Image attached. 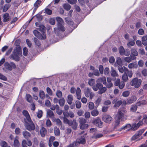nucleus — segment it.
<instances>
[{"mask_svg": "<svg viewBox=\"0 0 147 147\" xmlns=\"http://www.w3.org/2000/svg\"><path fill=\"white\" fill-rule=\"evenodd\" d=\"M137 105L136 104L131 106L130 109V111L132 112H135L136 111L137 108Z\"/></svg>", "mask_w": 147, "mask_h": 147, "instance_id": "obj_30", "label": "nucleus"}, {"mask_svg": "<svg viewBox=\"0 0 147 147\" xmlns=\"http://www.w3.org/2000/svg\"><path fill=\"white\" fill-rule=\"evenodd\" d=\"M95 79L92 78L90 79L89 80L88 84L90 86H93L95 84Z\"/></svg>", "mask_w": 147, "mask_h": 147, "instance_id": "obj_34", "label": "nucleus"}, {"mask_svg": "<svg viewBox=\"0 0 147 147\" xmlns=\"http://www.w3.org/2000/svg\"><path fill=\"white\" fill-rule=\"evenodd\" d=\"M103 136V134H94L92 137V138L93 139H96L100 138Z\"/></svg>", "mask_w": 147, "mask_h": 147, "instance_id": "obj_36", "label": "nucleus"}, {"mask_svg": "<svg viewBox=\"0 0 147 147\" xmlns=\"http://www.w3.org/2000/svg\"><path fill=\"white\" fill-rule=\"evenodd\" d=\"M29 122V123H28L25 126L26 129L29 131L35 130L36 131H38L39 128L38 127L37 125L35 126L34 123L31 119V121H28Z\"/></svg>", "mask_w": 147, "mask_h": 147, "instance_id": "obj_3", "label": "nucleus"}, {"mask_svg": "<svg viewBox=\"0 0 147 147\" xmlns=\"http://www.w3.org/2000/svg\"><path fill=\"white\" fill-rule=\"evenodd\" d=\"M92 123L96 125L100 128H102L103 126V123L101 121L100 119L98 118H97L96 119L94 120Z\"/></svg>", "mask_w": 147, "mask_h": 147, "instance_id": "obj_8", "label": "nucleus"}, {"mask_svg": "<svg viewBox=\"0 0 147 147\" xmlns=\"http://www.w3.org/2000/svg\"><path fill=\"white\" fill-rule=\"evenodd\" d=\"M127 112L125 109H119L118 110L115 119L120 121H123L126 119V116L124 115Z\"/></svg>", "mask_w": 147, "mask_h": 147, "instance_id": "obj_2", "label": "nucleus"}, {"mask_svg": "<svg viewBox=\"0 0 147 147\" xmlns=\"http://www.w3.org/2000/svg\"><path fill=\"white\" fill-rule=\"evenodd\" d=\"M122 103V101L121 100L117 101L115 104L114 107L116 108L119 107Z\"/></svg>", "mask_w": 147, "mask_h": 147, "instance_id": "obj_53", "label": "nucleus"}, {"mask_svg": "<svg viewBox=\"0 0 147 147\" xmlns=\"http://www.w3.org/2000/svg\"><path fill=\"white\" fill-rule=\"evenodd\" d=\"M28 53V50L27 48L25 47L23 49V54L24 55L26 56L27 55Z\"/></svg>", "mask_w": 147, "mask_h": 147, "instance_id": "obj_63", "label": "nucleus"}, {"mask_svg": "<svg viewBox=\"0 0 147 147\" xmlns=\"http://www.w3.org/2000/svg\"><path fill=\"white\" fill-rule=\"evenodd\" d=\"M5 67L9 70H12V67L11 65L8 63H5Z\"/></svg>", "mask_w": 147, "mask_h": 147, "instance_id": "obj_51", "label": "nucleus"}, {"mask_svg": "<svg viewBox=\"0 0 147 147\" xmlns=\"http://www.w3.org/2000/svg\"><path fill=\"white\" fill-rule=\"evenodd\" d=\"M119 66H121L122 65V61L121 59L119 57H117L116 58V63Z\"/></svg>", "mask_w": 147, "mask_h": 147, "instance_id": "obj_33", "label": "nucleus"}, {"mask_svg": "<svg viewBox=\"0 0 147 147\" xmlns=\"http://www.w3.org/2000/svg\"><path fill=\"white\" fill-rule=\"evenodd\" d=\"M63 122L65 123L68 124L69 125L71 126L72 121H69L66 117H64L63 118Z\"/></svg>", "mask_w": 147, "mask_h": 147, "instance_id": "obj_35", "label": "nucleus"}, {"mask_svg": "<svg viewBox=\"0 0 147 147\" xmlns=\"http://www.w3.org/2000/svg\"><path fill=\"white\" fill-rule=\"evenodd\" d=\"M142 80L140 79H138L137 78H133L130 82L131 86H134L136 88H138L140 86Z\"/></svg>", "mask_w": 147, "mask_h": 147, "instance_id": "obj_5", "label": "nucleus"}, {"mask_svg": "<svg viewBox=\"0 0 147 147\" xmlns=\"http://www.w3.org/2000/svg\"><path fill=\"white\" fill-rule=\"evenodd\" d=\"M78 146L77 143L76 141L70 144L67 147H77Z\"/></svg>", "mask_w": 147, "mask_h": 147, "instance_id": "obj_47", "label": "nucleus"}, {"mask_svg": "<svg viewBox=\"0 0 147 147\" xmlns=\"http://www.w3.org/2000/svg\"><path fill=\"white\" fill-rule=\"evenodd\" d=\"M92 115L94 117L97 116L99 114V112L98 110L94 109L91 112Z\"/></svg>", "mask_w": 147, "mask_h": 147, "instance_id": "obj_48", "label": "nucleus"}, {"mask_svg": "<svg viewBox=\"0 0 147 147\" xmlns=\"http://www.w3.org/2000/svg\"><path fill=\"white\" fill-rule=\"evenodd\" d=\"M38 24V22H36L35 23V24L36 26L38 27H40V30L42 32V35L43 36L45 37H46V34L45 33L46 32V28L43 25H37V24Z\"/></svg>", "mask_w": 147, "mask_h": 147, "instance_id": "obj_10", "label": "nucleus"}, {"mask_svg": "<svg viewBox=\"0 0 147 147\" xmlns=\"http://www.w3.org/2000/svg\"><path fill=\"white\" fill-rule=\"evenodd\" d=\"M22 134L24 137L27 140L31 136V134L26 131H24L22 132Z\"/></svg>", "mask_w": 147, "mask_h": 147, "instance_id": "obj_19", "label": "nucleus"}, {"mask_svg": "<svg viewBox=\"0 0 147 147\" xmlns=\"http://www.w3.org/2000/svg\"><path fill=\"white\" fill-rule=\"evenodd\" d=\"M22 56V53L20 47H16L9 56V58L16 61L20 60V57Z\"/></svg>", "mask_w": 147, "mask_h": 147, "instance_id": "obj_1", "label": "nucleus"}, {"mask_svg": "<svg viewBox=\"0 0 147 147\" xmlns=\"http://www.w3.org/2000/svg\"><path fill=\"white\" fill-rule=\"evenodd\" d=\"M89 125L87 124L84 123L82 125H79L80 128L82 130L87 129Z\"/></svg>", "mask_w": 147, "mask_h": 147, "instance_id": "obj_32", "label": "nucleus"}, {"mask_svg": "<svg viewBox=\"0 0 147 147\" xmlns=\"http://www.w3.org/2000/svg\"><path fill=\"white\" fill-rule=\"evenodd\" d=\"M65 102V99L63 98H62L59 100V103L60 106L63 107L64 105Z\"/></svg>", "mask_w": 147, "mask_h": 147, "instance_id": "obj_41", "label": "nucleus"}, {"mask_svg": "<svg viewBox=\"0 0 147 147\" xmlns=\"http://www.w3.org/2000/svg\"><path fill=\"white\" fill-rule=\"evenodd\" d=\"M39 96L40 98L42 99H44L45 97V95L44 91L42 90H41L39 92Z\"/></svg>", "mask_w": 147, "mask_h": 147, "instance_id": "obj_50", "label": "nucleus"}, {"mask_svg": "<svg viewBox=\"0 0 147 147\" xmlns=\"http://www.w3.org/2000/svg\"><path fill=\"white\" fill-rule=\"evenodd\" d=\"M84 93L85 96L92 100L95 96L94 93L92 91L91 89L88 87L86 88L84 90Z\"/></svg>", "mask_w": 147, "mask_h": 147, "instance_id": "obj_4", "label": "nucleus"}, {"mask_svg": "<svg viewBox=\"0 0 147 147\" xmlns=\"http://www.w3.org/2000/svg\"><path fill=\"white\" fill-rule=\"evenodd\" d=\"M98 93L99 94H101L105 93L107 90V88L105 87H103L101 88L99 90Z\"/></svg>", "mask_w": 147, "mask_h": 147, "instance_id": "obj_37", "label": "nucleus"}, {"mask_svg": "<svg viewBox=\"0 0 147 147\" xmlns=\"http://www.w3.org/2000/svg\"><path fill=\"white\" fill-rule=\"evenodd\" d=\"M111 78H107V83H106L105 85L107 88H110L113 86V84L111 82Z\"/></svg>", "mask_w": 147, "mask_h": 147, "instance_id": "obj_18", "label": "nucleus"}, {"mask_svg": "<svg viewBox=\"0 0 147 147\" xmlns=\"http://www.w3.org/2000/svg\"><path fill=\"white\" fill-rule=\"evenodd\" d=\"M131 55H135V56H137L138 55V52L136 50L132 48L131 50Z\"/></svg>", "mask_w": 147, "mask_h": 147, "instance_id": "obj_45", "label": "nucleus"}, {"mask_svg": "<svg viewBox=\"0 0 147 147\" xmlns=\"http://www.w3.org/2000/svg\"><path fill=\"white\" fill-rule=\"evenodd\" d=\"M56 19L57 22V25L63 24L64 23L63 20L61 18L57 17L56 18Z\"/></svg>", "mask_w": 147, "mask_h": 147, "instance_id": "obj_38", "label": "nucleus"}, {"mask_svg": "<svg viewBox=\"0 0 147 147\" xmlns=\"http://www.w3.org/2000/svg\"><path fill=\"white\" fill-rule=\"evenodd\" d=\"M103 86L102 84L101 83H99L98 82H96V84L92 87V88L93 90L95 91H96L100 89Z\"/></svg>", "mask_w": 147, "mask_h": 147, "instance_id": "obj_12", "label": "nucleus"}, {"mask_svg": "<svg viewBox=\"0 0 147 147\" xmlns=\"http://www.w3.org/2000/svg\"><path fill=\"white\" fill-rule=\"evenodd\" d=\"M144 131L145 129H142L138 131L136 134L132 136L131 139V140L133 141L138 139L144 132Z\"/></svg>", "mask_w": 147, "mask_h": 147, "instance_id": "obj_7", "label": "nucleus"}, {"mask_svg": "<svg viewBox=\"0 0 147 147\" xmlns=\"http://www.w3.org/2000/svg\"><path fill=\"white\" fill-rule=\"evenodd\" d=\"M130 92L128 91L123 92L122 93V95L124 97H127L129 95Z\"/></svg>", "mask_w": 147, "mask_h": 147, "instance_id": "obj_57", "label": "nucleus"}, {"mask_svg": "<svg viewBox=\"0 0 147 147\" xmlns=\"http://www.w3.org/2000/svg\"><path fill=\"white\" fill-rule=\"evenodd\" d=\"M34 40L36 45L39 47L40 45V43L38 40L36 38L34 37Z\"/></svg>", "mask_w": 147, "mask_h": 147, "instance_id": "obj_62", "label": "nucleus"}, {"mask_svg": "<svg viewBox=\"0 0 147 147\" xmlns=\"http://www.w3.org/2000/svg\"><path fill=\"white\" fill-rule=\"evenodd\" d=\"M47 115L51 118L54 119V118L55 115L53 112L50 109L47 110Z\"/></svg>", "mask_w": 147, "mask_h": 147, "instance_id": "obj_22", "label": "nucleus"}, {"mask_svg": "<svg viewBox=\"0 0 147 147\" xmlns=\"http://www.w3.org/2000/svg\"><path fill=\"white\" fill-rule=\"evenodd\" d=\"M96 82H98L99 83L102 82L104 84L106 85V78L105 77L100 78L97 79L96 81Z\"/></svg>", "mask_w": 147, "mask_h": 147, "instance_id": "obj_20", "label": "nucleus"}, {"mask_svg": "<svg viewBox=\"0 0 147 147\" xmlns=\"http://www.w3.org/2000/svg\"><path fill=\"white\" fill-rule=\"evenodd\" d=\"M119 51L120 55H123V54L125 52V49L122 46H120L119 48Z\"/></svg>", "mask_w": 147, "mask_h": 147, "instance_id": "obj_43", "label": "nucleus"}, {"mask_svg": "<svg viewBox=\"0 0 147 147\" xmlns=\"http://www.w3.org/2000/svg\"><path fill=\"white\" fill-rule=\"evenodd\" d=\"M73 100V96L71 94L67 96V102L68 104L71 105L72 104Z\"/></svg>", "mask_w": 147, "mask_h": 147, "instance_id": "obj_29", "label": "nucleus"}, {"mask_svg": "<svg viewBox=\"0 0 147 147\" xmlns=\"http://www.w3.org/2000/svg\"><path fill=\"white\" fill-rule=\"evenodd\" d=\"M49 23L52 25H54L55 23V19L54 18H51L49 20Z\"/></svg>", "mask_w": 147, "mask_h": 147, "instance_id": "obj_64", "label": "nucleus"}, {"mask_svg": "<svg viewBox=\"0 0 147 147\" xmlns=\"http://www.w3.org/2000/svg\"><path fill=\"white\" fill-rule=\"evenodd\" d=\"M0 145L2 147H7L8 144L5 141H3L1 143Z\"/></svg>", "mask_w": 147, "mask_h": 147, "instance_id": "obj_60", "label": "nucleus"}, {"mask_svg": "<svg viewBox=\"0 0 147 147\" xmlns=\"http://www.w3.org/2000/svg\"><path fill=\"white\" fill-rule=\"evenodd\" d=\"M139 127L138 124H134L132 125V127L131 128V129L133 131L136 130Z\"/></svg>", "mask_w": 147, "mask_h": 147, "instance_id": "obj_49", "label": "nucleus"}, {"mask_svg": "<svg viewBox=\"0 0 147 147\" xmlns=\"http://www.w3.org/2000/svg\"><path fill=\"white\" fill-rule=\"evenodd\" d=\"M47 92L48 94L50 96L53 95V92L51 90L49 87H47L46 88Z\"/></svg>", "mask_w": 147, "mask_h": 147, "instance_id": "obj_61", "label": "nucleus"}, {"mask_svg": "<svg viewBox=\"0 0 147 147\" xmlns=\"http://www.w3.org/2000/svg\"><path fill=\"white\" fill-rule=\"evenodd\" d=\"M131 125L130 124H128L122 127L121 128V130L123 129H129V128L131 129Z\"/></svg>", "mask_w": 147, "mask_h": 147, "instance_id": "obj_58", "label": "nucleus"}, {"mask_svg": "<svg viewBox=\"0 0 147 147\" xmlns=\"http://www.w3.org/2000/svg\"><path fill=\"white\" fill-rule=\"evenodd\" d=\"M87 135V134L86 133L83 136H82L76 139V141L78 145L80 144L84 145L86 143L85 138Z\"/></svg>", "mask_w": 147, "mask_h": 147, "instance_id": "obj_6", "label": "nucleus"}, {"mask_svg": "<svg viewBox=\"0 0 147 147\" xmlns=\"http://www.w3.org/2000/svg\"><path fill=\"white\" fill-rule=\"evenodd\" d=\"M112 118L109 115L105 114L103 116V120L105 122L107 123H110L112 120Z\"/></svg>", "mask_w": 147, "mask_h": 147, "instance_id": "obj_9", "label": "nucleus"}, {"mask_svg": "<svg viewBox=\"0 0 147 147\" xmlns=\"http://www.w3.org/2000/svg\"><path fill=\"white\" fill-rule=\"evenodd\" d=\"M10 16L8 13H5L3 16V22H7L9 20Z\"/></svg>", "mask_w": 147, "mask_h": 147, "instance_id": "obj_24", "label": "nucleus"}, {"mask_svg": "<svg viewBox=\"0 0 147 147\" xmlns=\"http://www.w3.org/2000/svg\"><path fill=\"white\" fill-rule=\"evenodd\" d=\"M64 8L67 11L69 10L71 7V5L68 3H65L63 5Z\"/></svg>", "mask_w": 147, "mask_h": 147, "instance_id": "obj_42", "label": "nucleus"}, {"mask_svg": "<svg viewBox=\"0 0 147 147\" xmlns=\"http://www.w3.org/2000/svg\"><path fill=\"white\" fill-rule=\"evenodd\" d=\"M124 72L129 78H131L133 75V72L131 70L129 71V69L124 66Z\"/></svg>", "mask_w": 147, "mask_h": 147, "instance_id": "obj_13", "label": "nucleus"}, {"mask_svg": "<svg viewBox=\"0 0 147 147\" xmlns=\"http://www.w3.org/2000/svg\"><path fill=\"white\" fill-rule=\"evenodd\" d=\"M11 5H9L8 4H5L3 8V11L4 12H6L8 9L9 8Z\"/></svg>", "mask_w": 147, "mask_h": 147, "instance_id": "obj_55", "label": "nucleus"}, {"mask_svg": "<svg viewBox=\"0 0 147 147\" xmlns=\"http://www.w3.org/2000/svg\"><path fill=\"white\" fill-rule=\"evenodd\" d=\"M22 113L23 115L26 117L28 121H31V119L30 115L27 111L24 110L23 111Z\"/></svg>", "mask_w": 147, "mask_h": 147, "instance_id": "obj_15", "label": "nucleus"}, {"mask_svg": "<svg viewBox=\"0 0 147 147\" xmlns=\"http://www.w3.org/2000/svg\"><path fill=\"white\" fill-rule=\"evenodd\" d=\"M81 90L80 88H77L76 90V95L77 98L79 100H80L81 98Z\"/></svg>", "mask_w": 147, "mask_h": 147, "instance_id": "obj_25", "label": "nucleus"}, {"mask_svg": "<svg viewBox=\"0 0 147 147\" xmlns=\"http://www.w3.org/2000/svg\"><path fill=\"white\" fill-rule=\"evenodd\" d=\"M33 33L36 37H45L36 30H34L33 31Z\"/></svg>", "mask_w": 147, "mask_h": 147, "instance_id": "obj_31", "label": "nucleus"}, {"mask_svg": "<svg viewBox=\"0 0 147 147\" xmlns=\"http://www.w3.org/2000/svg\"><path fill=\"white\" fill-rule=\"evenodd\" d=\"M56 95L58 98H60L62 96V93L60 90H58L56 92Z\"/></svg>", "mask_w": 147, "mask_h": 147, "instance_id": "obj_52", "label": "nucleus"}, {"mask_svg": "<svg viewBox=\"0 0 147 147\" xmlns=\"http://www.w3.org/2000/svg\"><path fill=\"white\" fill-rule=\"evenodd\" d=\"M63 24H57V28H54V31H55L56 30L58 29L59 31H61L62 32H64L65 30V28L63 25Z\"/></svg>", "mask_w": 147, "mask_h": 147, "instance_id": "obj_16", "label": "nucleus"}, {"mask_svg": "<svg viewBox=\"0 0 147 147\" xmlns=\"http://www.w3.org/2000/svg\"><path fill=\"white\" fill-rule=\"evenodd\" d=\"M18 137L16 136L14 139L13 143L12 146L14 147H19L20 145V142L18 140Z\"/></svg>", "mask_w": 147, "mask_h": 147, "instance_id": "obj_14", "label": "nucleus"}, {"mask_svg": "<svg viewBox=\"0 0 147 147\" xmlns=\"http://www.w3.org/2000/svg\"><path fill=\"white\" fill-rule=\"evenodd\" d=\"M88 104V107L89 109L92 110L94 108V105L93 102H90Z\"/></svg>", "mask_w": 147, "mask_h": 147, "instance_id": "obj_54", "label": "nucleus"}, {"mask_svg": "<svg viewBox=\"0 0 147 147\" xmlns=\"http://www.w3.org/2000/svg\"><path fill=\"white\" fill-rule=\"evenodd\" d=\"M110 74L111 76L113 77H117L119 76L117 72L116 71L113 67H112L111 68Z\"/></svg>", "mask_w": 147, "mask_h": 147, "instance_id": "obj_17", "label": "nucleus"}, {"mask_svg": "<svg viewBox=\"0 0 147 147\" xmlns=\"http://www.w3.org/2000/svg\"><path fill=\"white\" fill-rule=\"evenodd\" d=\"M65 22L70 26L72 27L74 24V22L72 20L69 18H66L65 19Z\"/></svg>", "mask_w": 147, "mask_h": 147, "instance_id": "obj_21", "label": "nucleus"}, {"mask_svg": "<svg viewBox=\"0 0 147 147\" xmlns=\"http://www.w3.org/2000/svg\"><path fill=\"white\" fill-rule=\"evenodd\" d=\"M55 135L57 136H59L60 134V131L59 128L57 127H55L54 128Z\"/></svg>", "mask_w": 147, "mask_h": 147, "instance_id": "obj_28", "label": "nucleus"}, {"mask_svg": "<svg viewBox=\"0 0 147 147\" xmlns=\"http://www.w3.org/2000/svg\"><path fill=\"white\" fill-rule=\"evenodd\" d=\"M137 98L135 96H131L130 98H128L127 101V104H131L134 102L136 100Z\"/></svg>", "mask_w": 147, "mask_h": 147, "instance_id": "obj_11", "label": "nucleus"}, {"mask_svg": "<svg viewBox=\"0 0 147 147\" xmlns=\"http://www.w3.org/2000/svg\"><path fill=\"white\" fill-rule=\"evenodd\" d=\"M40 133L42 137H44L47 134V130L45 128L42 127L40 130Z\"/></svg>", "mask_w": 147, "mask_h": 147, "instance_id": "obj_26", "label": "nucleus"}, {"mask_svg": "<svg viewBox=\"0 0 147 147\" xmlns=\"http://www.w3.org/2000/svg\"><path fill=\"white\" fill-rule=\"evenodd\" d=\"M41 1L39 0H37L35 3L34 4V7L36 8L37 9L38 7L40 6V4L41 3Z\"/></svg>", "mask_w": 147, "mask_h": 147, "instance_id": "obj_46", "label": "nucleus"}, {"mask_svg": "<svg viewBox=\"0 0 147 147\" xmlns=\"http://www.w3.org/2000/svg\"><path fill=\"white\" fill-rule=\"evenodd\" d=\"M90 113L88 111L84 113V116L86 119H88L90 118Z\"/></svg>", "mask_w": 147, "mask_h": 147, "instance_id": "obj_59", "label": "nucleus"}, {"mask_svg": "<svg viewBox=\"0 0 147 147\" xmlns=\"http://www.w3.org/2000/svg\"><path fill=\"white\" fill-rule=\"evenodd\" d=\"M138 67V65L136 63H132L128 64V67L129 69H136Z\"/></svg>", "mask_w": 147, "mask_h": 147, "instance_id": "obj_23", "label": "nucleus"}, {"mask_svg": "<svg viewBox=\"0 0 147 147\" xmlns=\"http://www.w3.org/2000/svg\"><path fill=\"white\" fill-rule=\"evenodd\" d=\"M87 121L86 119L83 117H80L79 119V125L84 124L86 123Z\"/></svg>", "mask_w": 147, "mask_h": 147, "instance_id": "obj_39", "label": "nucleus"}, {"mask_svg": "<svg viewBox=\"0 0 147 147\" xmlns=\"http://www.w3.org/2000/svg\"><path fill=\"white\" fill-rule=\"evenodd\" d=\"M26 96L27 101L30 103L32 102V98L31 96L29 94H26Z\"/></svg>", "mask_w": 147, "mask_h": 147, "instance_id": "obj_40", "label": "nucleus"}, {"mask_svg": "<svg viewBox=\"0 0 147 147\" xmlns=\"http://www.w3.org/2000/svg\"><path fill=\"white\" fill-rule=\"evenodd\" d=\"M71 125L72 128L74 130H76L77 129L78 125L76 120L74 119L73 121H71Z\"/></svg>", "mask_w": 147, "mask_h": 147, "instance_id": "obj_27", "label": "nucleus"}, {"mask_svg": "<svg viewBox=\"0 0 147 147\" xmlns=\"http://www.w3.org/2000/svg\"><path fill=\"white\" fill-rule=\"evenodd\" d=\"M76 107L77 109H80L81 107V103L78 100L76 101Z\"/></svg>", "mask_w": 147, "mask_h": 147, "instance_id": "obj_56", "label": "nucleus"}, {"mask_svg": "<svg viewBox=\"0 0 147 147\" xmlns=\"http://www.w3.org/2000/svg\"><path fill=\"white\" fill-rule=\"evenodd\" d=\"M53 122L56 123L59 126L61 125L62 122L59 119H53Z\"/></svg>", "mask_w": 147, "mask_h": 147, "instance_id": "obj_44", "label": "nucleus"}]
</instances>
